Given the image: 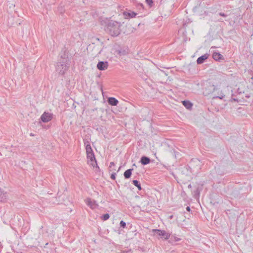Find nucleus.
Listing matches in <instances>:
<instances>
[{"instance_id":"23","label":"nucleus","mask_w":253,"mask_h":253,"mask_svg":"<svg viewBox=\"0 0 253 253\" xmlns=\"http://www.w3.org/2000/svg\"><path fill=\"white\" fill-rule=\"evenodd\" d=\"M115 166V164L114 162H111L110 163L109 168L111 169V170H115L116 169H113L112 167Z\"/></svg>"},{"instance_id":"21","label":"nucleus","mask_w":253,"mask_h":253,"mask_svg":"<svg viewBox=\"0 0 253 253\" xmlns=\"http://www.w3.org/2000/svg\"><path fill=\"white\" fill-rule=\"evenodd\" d=\"M86 156H87V158H91V157H92V158H94V153L93 152L92 153H89L87 154Z\"/></svg>"},{"instance_id":"12","label":"nucleus","mask_w":253,"mask_h":253,"mask_svg":"<svg viewBox=\"0 0 253 253\" xmlns=\"http://www.w3.org/2000/svg\"><path fill=\"white\" fill-rule=\"evenodd\" d=\"M141 163L143 165H146L150 163V160L148 157L142 156L140 160Z\"/></svg>"},{"instance_id":"30","label":"nucleus","mask_w":253,"mask_h":253,"mask_svg":"<svg viewBox=\"0 0 253 253\" xmlns=\"http://www.w3.org/2000/svg\"><path fill=\"white\" fill-rule=\"evenodd\" d=\"M30 135H31V136H34V135H33L32 133H31V134H30Z\"/></svg>"},{"instance_id":"28","label":"nucleus","mask_w":253,"mask_h":253,"mask_svg":"<svg viewBox=\"0 0 253 253\" xmlns=\"http://www.w3.org/2000/svg\"><path fill=\"white\" fill-rule=\"evenodd\" d=\"M186 210L188 211H190V208L189 207H187L186 208Z\"/></svg>"},{"instance_id":"7","label":"nucleus","mask_w":253,"mask_h":253,"mask_svg":"<svg viewBox=\"0 0 253 253\" xmlns=\"http://www.w3.org/2000/svg\"><path fill=\"white\" fill-rule=\"evenodd\" d=\"M8 199V195L6 192L0 188V201L5 202Z\"/></svg>"},{"instance_id":"26","label":"nucleus","mask_w":253,"mask_h":253,"mask_svg":"<svg viewBox=\"0 0 253 253\" xmlns=\"http://www.w3.org/2000/svg\"><path fill=\"white\" fill-rule=\"evenodd\" d=\"M219 15L221 16L224 17L227 16V15H226L225 14H224V13H222V12L219 13Z\"/></svg>"},{"instance_id":"32","label":"nucleus","mask_w":253,"mask_h":253,"mask_svg":"<svg viewBox=\"0 0 253 253\" xmlns=\"http://www.w3.org/2000/svg\"><path fill=\"white\" fill-rule=\"evenodd\" d=\"M172 218V215L170 216V218Z\"/></svg>"},{"instance_id":"8","label":"nucleus","mask_w":253,"mask_h":253,"mask_svg":"<svg viewBox=\"0 0 253 253\" xmlns=\"http://www.w3.org/2000/svg\"><path fill=\"white\" fill-rule=\"evenodd\" d=\"M209 54L206 53L202 56L199 57L197 60V63L198 64H201L204 62V61L208 58Z\"/></svg>"},{"instance_id":"11","label":"nucleus","mask_w":253,"mask_h":253,"mask_svg":"<svg viewBox=\"0 0 253 253\" xmlns=\"http://www.w3.org/2000/svg\"><path fill=\"white\" fill-rule=\"evenodd\" d=\"M87 163L92 166L93 168L95 167H97V162L96 161L95 156H94V158H87Z\"/></svg>"},{"instance_id":"16","label":"nucleus","mask_w":253,"mask_h":253,"mask_svg":"<svg viewBox=\"0 0 253 253\" xmlns=\"http://www.w3.org/2000/svg\"><path fill=\"white\" fill-rule=\"evenodd\" d=\"M132 183L135 186H136L138 188V189L139 190H141L140 183L138 181H137L136 180H133L132 181Z\"/></svg>"},{"instance_id":"14","label":"nucleus","mask_w":253,"mask_h":253,"mask_svg":"<svg viewBox=\"0 0 253 253\" xmlns=\"http://www.w3.org/2000/svg\"><path fill=\"white\" fill-rule=\"evenodd\" d=\"M182 104L188 109H190L192 108V104L189 101H183Z\"/></svg>"},{"instance_id":"5","label":"nucleus","mask_w":253,"mask_h":253,"mask_svg":"<svg viewBox=\"0 0 253 253\" xmlns=\"http://www.w3.org/2000/svg\"><path fill=\"white\" fill-rule=\"evenodd\" d=\"M85 202L86 204L92 209H94L98 206L96 202L94 200H92L90 198L86 199L85 200Z\"/></svg>"},{"instance_id":"10","label":"nucleus","mask_w":253,"mask_h":253,"mask_svg":"<svg viewBox=\"0 0 253 253\" xmlns=\"http://www.w3.org/2000/svg\"><path fill=\"white\" fill-rule=\"evenodd\" d=\"M108 103L112 106H116L118 104V100L114 97H109L108 99Z\"/></svg>"},{"instance_id":"13","label":"nucleus","mask_w":253,"mask_h":253,"mask_svg":"<svg viewBox=\"0 0 253 253\" xmlns=\"http://www.w3.org/2000/svg\"><path fill=\"white\" fill-rule=\"evenodd\" d=\"M212 57L215 60L219 61L223 58V56L218 52H214L213 53Z\"/></svg>"},{"instance_id":"1","label":"nucleus","mask_w":253,"mask_h":253,"mask_svg":"<svg viewBox=\"0 0 253 253\" xmlns=\"http://www.w3.org/2000/svg\"><path fill=\"white\" fill-rule=\"evenodd\" d=\"M121 26L120 23L111 20L107 24L105 31L111 36L117 37L121 33Z\"/></svg>"},{"instance_id":"29","label":"nucleus","mask_w":253,"mask_h":253,"mask_svg":"<svg viewBox=\"0 0 253 253\" xmlns=\"http://www.w3.org/2000/svg\"><path fill=\"white\" fill-rule=\"evenodd\" d=\"M188 188L191 189L192 188V185L191 184L188 185Z\"/></svg>"},{"instance_id":"6","label":"nucleus","mask_w":253,"mask_h":253,"mask_svg":"<svg viewBox=\"0 0 253 253\" xmlns=\"http://www.w3.org/2000/svg\"><path fill=\"white\" fill-rule=\"evenodd\" d=\"M108 67V63L107 61H99L97 64V68L99 70H105Z\"/></svg>"},{"instance_id":"18","label":"nucleus","mask_w":253,"mask_h":253,"mask_svg":"<svg viewBox=\"0 0 253 253\" xmlns=\"http://www.w3.org/2000/svg\"><path fill=\"white\" fill-rule=\"evenodd\" d=\"M110 217V215L108 213H106V214H104L103 215H102L101 217V218L105 221V220H106L107 219H108Z\"/></svg>"},{"instance_id":"25","label":"nucleus","mask_w":253,"mask_h":253,"mask_svg":"<svg viewBox=\"0 0 253 253\" xmlns=\"http://www.w3.org/2000/svg\"><path fill=\"white\" fill-rule=\"evenodd\" d=\"M116 173L115 172H113L111 175V178L112 179H113V180H115V178H116Z\"/></svg>"},{"instance_id":"31","label":"nucleus","mask_w":253,"mask_h":253,"mask_svg":"<svg viewBox=\"0 0 253 253\" xmlns=\"http://www.w3.org/2000/svg\"><path fill=\"white\" fill-rule=\"evenodd\" d=\"M121 169V167H119V169L118 170V171L119 170V169Z\"/></svg>"},{"instance_id":"17","label":"nucleus","mask_w":253,"mask_h":253,"mask_svg":"<svg viewBox=\"0 0 253 253\" xmlns=\"http://www.w3.org/2000/svg\"><path fill=\"white\" fill-rule=\"evenodd\" d=\"M85 149H86V154L88 153H89L93 152L92 149L91 147L90 144H87L86 145Z\"/></svg>"},{"instance_id":"19","label":"nucleus","mask_w":253,"mask_h":253,"mask_svg":"<svg viewBox=\"0 0 253 253\" xmlns=\"http://www.w3.org/2000/svg\"><path fill=\"white\" fill-rule=\"evenodd\" d=\"M224 96L225 95L223 94L222 91H221L220 93H218V94L214 96L213 98H218L219 99H222L224 97Z\"/></svg>"},{"instance_id":"20","label":"nucleus","mask_w":253,"mask_h":253,"mask_svg":"<svg viewBox=\"0 0 253 253\" xmlns=\"http://www.w3.org/2000/svg\"><path fill=\"white\" fill-rule=\"evenodd\" d=\"M200 161L198 159H192L190 162L191 165H193L194 164H200Z\"/></svg>"},{"instance_id":"27","label":"nucleus","mask_w":253,"mask_h":253,"mask_svg":"<svg viewBox=\"0 0 253 253\" xmlns=\"http://www.w3.org/2000/svg\"><path fill=\"white\" fill-rule=\"evenodd\" d=\"M199 195V192L198 191V190L197 189L196 191H194V195L195 197L197 196H198Z\"/></svg>"},{"instance_id":"4","label":"nucleus","mask_w":253,"mask_h":253,"mask_svg":"<svg viewBox=\"0 0 253 253\" xmlns=\"http://www.w3.org/2000/svg\"><path fill=\"white\" fill-rule=\"evenodd\" d=\"M53 115L47 112H44L41 117V120L43 123H47L51 121L52 119Z\"/></svg>"},{"instance_id":"3","label":"nucleus","mask_w":253,"mask_h":253,"mask_svg":"<svg viewBox=\"0 0 253 253\" xmlns=\"http://www.w3.org/2000/svg\"><path fill=\"white\" fill-rule=\"evenodd\" d=\"M153 232L156 233L161 238L166 240L169 239L170 236V234L166 232L165 230L153 229Z\"/></svg>"},{"instance_id":"2","label":"nucleus","mask_w":253,"mask_h":253,"mask_svg":"<svg viewBox=\"0 0 253 253\" xmlns=\"http://www.w3.org/2000/svg\"><path fill=\"white\" fill-rule=\"evenodd\" d=\"M70 61L68 58H63L57 63L56 66V71L60 75H63L68 69Z\"/></svg>"},{"instance_id":"15","label":"nucleus","mask_w":253,"mask_h":253,"mask_svg":"<svg viewBox=\"0 0 253 253\" xmlns=\"http://www.w3.org/2000/svg\"><path fill=\"white\" fill-rule=\"evenodd\" d=\"M132 170L133 169H128L125 171L124 175L126 178L127 179L130 177Z\"/></svg>"},{"instance_id":"9","label":"nucleus","mask_w":253,"mask_h":253,"mask_svg":"<svg viewBox=\"0 0 253 253\" xmlns=\"http://www.w3.org/2000/svg\"><path fill=\"white\" fill-rule=\"evenodd\" d=\"M136 13L132 11H125L124 12V15L126 18H133L135 16Z\"/></svg>"},{"instance_id":"24","label":"nucleus","mask_w":253,"mask_h":253,"mask_svg":"<svg viewBox=\"0 0 253 253\" xmlns=\"http://www.w3.org/2000/svg\"><path fill=\"white\" fill-rule=\"evenodd\" d=\"M120 226L123 228H125L126 226V223L123 220H121L120 222Z\"/></svg>"},{"instance_id":"22","label":"nucleus","mask_w":253,"mask_h":253,"mask_svg":"<svg viewBox=\"0 0 253 253\" xmlns=\"http://www.w3.org/2000/svg\"><path fill=\"white\" fill-rule=\"evenodd\" d=\"M146 3L149 6H151L153 4V0H145Z\"/></svg>"}]
</instances>
